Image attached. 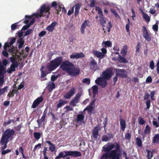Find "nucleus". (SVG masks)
<instances>
[{
  "instance_id": "f257e3e1",
  "label": "nucleus",
  "mask_w": 159,
  "mask_h": 159,
  "mask_svg": "<svg viewBox=\"0 0 159 159\" xmlns=\"http://www.w3.org/2000/svg\"><path fill=\"white\" fill-rule=\"evenodd\" d=\"M120 144L108 143L102 148V151L104 152L100 159H122L120 158Z\"/></svg>"
},
{
  "instance_id": "f03ea898",
  "label": "nucleus",
  "mask_w": 159,
  "mask_h": 159,
  "mask_svg": "<svg viewBox=\"0 0 159 159\" xmlns=\"http://www.w3.org/2000/svg\"><path fill=\"white\" fill-rule=\"evenodd\" d=\"M62 61L63 59L62 57H56L48 63L46 67L45 68V70H43L44 66H42L40 69L41 78H44L48 74L57 69L61 64Z\"/></svg>"
},
{
  "instance_id": "7ed1b4c3",
  "label": "nucleus",
  "mask_w": 159,
  "mask_h": 159,
  "mask_svg": "<svg viewBox=\"0 0 159 159\" xmlns=\"http://www.w3.org/2000/svg\"><path fill=\"white\" fill-rule=\"evenodd\" d=\"M113 74V69L109 67L102 72V77L97 78L95 80L96 84L100 86L102 88H105L107 85V82L106 80H109Z\"/></svg>"
},
{
  "instance_id": "20e7f679",
  "label": "nucleus",
  "mask_w": 159,
  "mask_h": 159,
  "mask_svg": "<svg viewBox=\"0 0 159 159\" xmlns=\"http://www.w3.org/2000/svg\"><path fill=\"white\" fill-rule=\"evenodd\" d=\"M15 134V131L13 129L9 128L6 129L3 132L0 141L1 145H4L2 149L7 147L8 143L13 139Z\"/></svg>"
},
{
  "instance_id": "39448f33",
  "label": "nucleus",
  "mask_w": 159,
  "mask_h": 159,
  "mask_svg": "<svg viewBox=\"0 0 159 159\" xmlns=\"http://www.w3.org/2000/svg\"><path fill=\"white\" fill-rule=\"evenodd\" d=\"M81 155V152L77 151H64L60 152L55 159H60L61 158H65L68 156H71L75 157H80Z\"/></svg>"
},
{
  "instance_id": "423d86ee",
  "label": "nucleus",
  "mask_w": 159,
  "mask_h": 159,
  "mask_svg": "<svg viewBox=\"0 0 159 159\" xmlns=\"http://www.w3.org/2000/svg\"><path fill=\"white\" fill-rule=\"evenodd\" d=\"M52 7L51 5L43 4L42 5L38 10L40 11V14L43 17L46 16L48 18L50 14V10Z\"/></svg>"
},
{
  "instance_id": "0eeeda50",
  "label": "nucleus",
  "mask_w": 159,
  "mask_h": 159,
  "mask_svg": "<svg viewBox=\"0 0 159 159\" xmlns=\"http://www.w3.org/2000/svg\"><path fill=\"white\" fill-rule=\"evenodd\" d=\"M95 10L98 11V14L99 15V19L98 20L100 24L102 26L103 28L105 27V24L106 23V18L103 16L102 10L98 7H96Z\"/></svg>"
},
{
  "instance_id": "6e6552de",
  "label": "nucleus",
  "mask_w": 159,
  "mask_h": 159,
  "mask_svg": "<svg viewBox=\"0 0 159 159\" xmlns=\"http://www.w3.org/2000/svg\"><path fill=\"white\" fill-rule=\"evenodd\" d=\"M60 66L61 69L67 73L69 71L71 67L74 66L73 64L67 60H65L63 62L62 61Z\"/></svg>"
},
{
  "instance_id": "1a4fd4ad",
  "label": "nucleus",
  "mask_w": 159,
  "mask_h": 159,
  "mask_svg": "<svg viewBox=\"0 0 159 159\" xmlns=\"http://www.w3.org/2000/svg\"><path fill=\"white\" fill-rule=\"evenodd\" d=\"M81 6V4L77 3L75 4L71 9L68 11L67 15L70 16L73 13L74 11V9H75L74 13V16L75 17H76L80 13V10Z\"/></svg>"
},
{
  "instance_id": "9d476101",
  "label": "nucleus",
  "mask_w": 159,
  "mask_h": 159,
  "mask_svg": "<svg viewBox=\"0 0 159 159\" xmlns=\"http://www.w3.org/2000/svg\"><path fill=\"white\" fill-rule=\"evenodd\" d=\"M101 130L100 125H97L93 128L92 132V135L91 136L92 139L96 140L98 139H99L100 137L99 134V131Z\"/></svg>"
},
{
  "instance_id": "9b49d317",
  "label": "nucleus",
  "mask_w": 159,
  "mask_h": 159,
  "mask_svg": "<svg viewBox=\"0 0 159 159\" xmlns=\"http://www.w3.org/2000/svg\"><path fill=\"white\" fill-rule=\"evenodd\" d=\"M7 64V61L6 59L3 60L2 63L0 61V76L4 78V75L6 73V68L4 66H6Z\"/></svg>"
},
{
  "instance_id": "f8f14e48",
  "label": "nucleus",
  "mask_w": 159,
  "mask_h": 159,
  "mask_svg": "<svg viewBox=\"0 0 159 159\" xmlns=\"http://www.w3.org/2000/svg\"><path fill=\"white\" fill-rule=\"evenodd\" d=\"M90 59L89 62V69L94 71L98 70L99 67L98 66L97 62L92 57H90Z\"/></svg>"
},
{
  "instance_id": "ddd939ff",
  "label": "nucleus",
  "mask_w": 159,
  "mask_h": 159,
  "mask_svg": "<svg viewBox=\"0 0 159 159\" xmlns=\"http://www.w3.org/2000/svg\"><path fill=\"white\" fill-rule=\"evenodd\" d=\"M82 95L81 92H79L77 93L74 98L70 102V105L74 107L76 106V104L79 101L80 99V97Z\"/></svg>"
},
{
  "instance_id": "4468645a",
  "label": "nucleus",
  "mask_w": 159,
  "mask_h": 159,
  "mask_svg": "<svg viewBox=\"0 0 159 159\" xmlns=\"http://www.w3.org/2000/svg\"><path fill=\"white\" fill-rule=\"evenodd\" d=\"M52 7L54 8L57 11V14H59L60 12L61 11L62 7H63V5L61 4H57L56 1L53 2L51 4Z\"/></svg>"
},
{
  "instance_id": "2eb2a0df",
  "label": "nucleus",
  "mask_w": 159,
  "mask_h": 159,
  "mask_svg": "<svg viewBox=\"0 0 159 159\" xmlns=\"http://www.w3.org/2000/svg\"><path fill=\"white\" fill-rule=\"evenodd\" d=\"M116 75L121 78H126L127 77V74L126 71L124 69H116Z\"/></svg>"
},
{
  "instance_id": "dca6fc26",
  "label": "nucleus",
  "mask_w": 159,
  "mask_h": 159,
  "mask_svg": "<svg viewBox=\"0 0 159 159\" xmlns=\"http://www.w3.org/2000/svg\"><path fill=\"white\" fill-rule=\"evenodd\" d=\"M69 74L73 76H76L78 75L80 73V70L79 68L74 67H71L70 70L68 72Z\"/></svg>"
},
{
  "instance_id": "f3484780",
  "label": "nucleus",
  "mask_w": 159,
  "mask_h": 159,
  "mask_svg": "<svg viewBox=\"0 0 159 159\" xmlns=\"http://www.w3.org/2000/svg\"><path fill=\"white\" fill-rule=\"evenodd\" d=\"M43 99L42 97H40L36 99L33 102L31 107L35 108L41 102L43 101Z\"/></svg>"
},
{
  "instance_id": "a211bd4d",
  "label": "nucleus",
  "mask_w": 159,
  "mask_h": 159,
  "mask_svg": "<svg viewBox=\"0 0 159 159\" xmlns=\"http://www.w3.org/2000/svg\"><path fill=\"white\" fill-rule=\"evenodd\" d=\"M43 99L42 97H40L36 99L33 102L31 107L35 108L41 102L43 101Z\"/></svg>"
},
{
  "instance_id": "6ab92c4d",
  "label": "nucleus",
  "mask_w": 159,
  "mask_h": 159,
  "mask_svg": "<svg viewBox=\"0 0 159 159\" xmlns=\"http://www.w3.org/2000/svg\"><path fill=\"white\" fill-rule=\"evenodd\" d=\"M43 99L42 97H40L36 99L33 102L31 107L35 108L41 102L43 101Z\"/></svg>"
},
{
  "instance_id": "aec40b11",
  "label": "nucleus",
  "mask_w": 159,
  "mask_h": 159,
  "mask_svg": "<svg viewBox=\"0 0 159 159\" xmlns=\"http://www.w3.org/2000/svg\"><path fill=\"white\" fill-rule=\"evenodd\" d=\"M75 87H73L70 90L67 92L66 93L64 96V98L67 99L70 98L72 96L75 94Z\"/></svg>"
},
{
  "instance_id": "412c9836",
  "label": "nucleus",
  "mask_w": 159,
  "mask_h": 159,
  "mask_svg": "<svg viewBox=\"0 0 159 159\" xmlns=\"http://www.w3.org/2000/svg\"><path fill=\"white\" fill-rule=\"evenodd\" d=\"M89 23L90 22L88 20H86L82 24L80 27V32L82 34H84L86 26L89 27Z\"/></svg>"
},
{
  "instance_id": "4be33fe9",
  "label": "nucleus",
  "mask_w": 159,
  "mask_h": 159,
  "mask_svg": "<svg viewBox=\"0 0 159 159\" xmlns=\"http://www.w3.org/2000/svg\"><path fill=\"white\" fill-rule=\"evenodd\" d=\"M12 56L13 57H11L10 58V61L12 62V64L11 65L16 68H17L18 66L17 59L16 57H14L13 55H12Z\"/></svg>"
},
{
  "instance_id": "5701e85b",
  "label": "nucleus",
  "mask_w": 159,
  "mask_h": 159,
  "mask_svg": "<svg viewBox=\"0 0 159 159\" xmlns=\"http://www.w3.org/2000/svg\"><path fill=\"white\" fill-rule=\"evenodd\" d=\"M57 24V22L56 21L52 22L50 25L46 27V30L50 32H52L54 29V28L56 26Z\"/></svg>"
},
{
  "instance_id": "b1692460",
  "label": "nucleus",
  "mask_w": 159,
  "mask_h": 159,
  "mask_svg": "<svg viewBox=\"0 0 159 159\" xmlns=\"http://www.w3.org/2000/svg\"><path fill=\"white\" fill-rule=\"evenodd\" d=\"M45 142L50 145L49 149L51 152H54L56 151V147L54 144L52 143L50 141H46Z\"/></svg>"
},
{
  "instance_id": "393cba45",
  "label": "nucleus",
  "mask_w": 159,
  "mask_h": 159,
  "mask_svg": "<svg viewBox=\"0 0 159 159\" xmlns=\"http://www.w3.org/2000/svg\"><path fill=\"white\" fill-rule=\"evenodd\" d=\"M120 129L123 131L125 130L126 127L125 121L123 119L120 118Z\"/></svg>"
},
{
  "instance_id": "a878e982",
  "label": "nucleus",
  "mask_w": 159,
  "mask_h": 159,
  "mask_svg": "<svg viewBox=\"0 0 159 159\" xmlns=\"http://www.w3.org/2000/svg\"><path fill=\"white\" fill-rule=\"evenodd\" d=\"M93 52L94 55L98 58H103L105 56L102 52L97 51L93 50Z\"/></svg>"
},
{
  "instance_id": "bb28decb",
  "label": "nucleus",
  "mask_w": 159,
  "mask_h": 159,
  "mask_svg": "<svg viewBox=\"0 0 159 159\" xmlns=\"http://www.w3.org/2000/svg\"><path fill=\"white\" fill-rule=\"evenodd\" d=\"M18 91V90L16 88H14L12 91H10L7 94V96L9 97V99L10 98L13 97L15 94Z\"/></svg>"
},
{
  "instance_id": "cd10ccee",
  "label": "nucleus",
  "mask_w": 159,
  "mask_h": 159,
  "mask_svg": "<svg viewBox=\"0 0 159 159\" xmlns=\"http://www.w3.org/2000/svg\"><path fill=\"white\" fill-rule=\"evenodd\" d=\"M83 113L79 114L77 116L76 120L77 122H82L84 118V116L83 114Z\"/></svg>"
},
{
  "instance_id": "c85d7f7f",
  "label": "nucleus",
  "mask_w": 159,
  "mask_h": 159,
  "mask_svg": "<svg viewBox=\"0 0 159 159\" xmlns=\"http://www.w3.org/2000/svg\"><path fill=\"white\" fill-rule=\"evenodd\" d=\"M95 106L94 107H92L91 106H88L83 111L81 112L82 113H84V111L87 110L89 113H91L93 108H95Z\"/></svg>"
},
{
  "instance_id": "c756f323",
  "label": "nucleus",
  "mask_w": 159,
  "mask_h": 159,
  "mask_svg": "<svg viewBox=\"0 0 159 159\" xmlns=\"http://www.w3.org/2000/svg\"><path fill=\"white\" fill-rule=\"evenodd\" d=\"M67 101L63 100L62 99H60L59 100V102L57 105V109L61 107L64 104L67 103Z\"/></svg>"
},
{
  "instance_id": "7c9ffc66",
  "label": "nucleus",
  "mask_w": 159,
  "mask_h": 159,
  "mask_svg": "<svg viewBox=\"0 0 159 159\" xmlns=\"http://www.w3.org/2000/svg\"><path fill=\"white\" fill-rule=\"evenodd\" d=\"M159 142V134H156L153 138L152 140V143L153 144L155 143H158Z\"/></svg>"
},
{
  "instance_id": "2f4dec72",
  "label": "nucleus",
  "mask_w": 159,
  "mask_h": 159,
  "mask_svg": "<svg viewBox=\"0 0 159 159\" xmlns=\"http://www.w3.org/2000/svg\"><path fill=\"white\" fill-rule=\"evenodd\" d=\"M23 126L22 124H20L18 125L16 127H14V129L16 131H17L16 133L17 134H21L20 130L21 128Z\"/></svg>"
},
{
  "instance_id": "473e14b6",
  "label": "nucleus",
  "mask_w": 159,
  "mask_h": 159,
  "mask_svg": "<svg viewBox=\"0 0 159 159\" xmlns=\"http://www.w3.org/2000/svg\"><path fill=\"white\" fill-rule=\"evenodd\" d=\"M143 36L144 39L148 42L151 41V35L148 33L143 34Z\"/></svg>"
},
{
  "instance_id": "72a5a7b5",
  "label": "nucleus",
  "mask_w": 159,
  "mask_h": 159,
  "mask_svg": "<svg viewBox=\"0 0 159 159\" xmlns=\"http://www.w3.org/2000/svg\"><path fill=\"white\" fill-rule=\"evenodd\" d=\"M98 86L96 85H94L92 87L93 98H94L95 97V95L98 93Z\"/></svg>"
},
{
  "instance_id": "f704fd0d",
  "label": "nucleus",
  "mask_w": 159,
  "mask_h": 159,
  "mask_svg": "<svg viewBox=\"0 0 159 159\" xmlns=\"http://www.w3.org/2000/svg\"><path fill=\"white\" fill-rule=\"evenodd\" d=\"M119 57L118 58V61L119 62L124 63H125L128 62V61L125 57H122L120 55H119Z\"/></svg>"
},
{
  "instance_id": "c9c22d12",
  "label": "nucleus",
  "mask_w": 159,
  "mask_h": 159,
  "mask_svg": "<svg viewBox=\"0 0 159 159\" xmlns=\"http://www.w3.org/2000/svg\"><path fill=\"white\" fill-rule=\"evenodd\" d=\"M102 45H104L105 48L107 47H111L112 46V43L110 41H104L102 42Z\"/></svg>"
},
{
  "instance_id": "e433bc0d",
  "label": "nucleus",
  "mask_w": 159,
  "mask_h": 159,
  "mask_svg": "<svg viewBox=\"0 0 159 159\" xmlns=\"http://www.w3.org/2000/svg\"><path fill=\"white\" fill-rule=\"evenodd\" d=\"M136 145L139 147L142 148L143 146L142 140L139 137L136 139Z\"/></svg>"
},
{
  "instance_id": "4c0bfd02",
  "label": "nucleus",
  "mask_w": 159,
  "mask_h": 159,
  "mask_svg": "<svg viewBox=\"0 0 159 159\" xmlns=\"http://www.w3.org/2000/svg\"><path fill=\"white\" fill-rule=\"evenodd\" d=\"M55 88V84L53 82L49 84L48 85V90L50 92H51L53 89Z\"/></svg>"
},
{
  "instance_id": "58836bf2",
  "label": "nucleus",
  "mask_w": 159,
  "mask_h": 159,
  "mask_svg": "<svg viewBox=\"0 0 159 159\" xmlns=\"http://www.w3.org/2000/svg\"><path fill=\"white\" fill-rule=\"evenodd\" d=\"M4 147V146L2 147L1 148L2 152H1V154L2 155H5L6 154L8 153L11 151V150L10 149H7L6 150H4L5 149H6L7 147L5 148H4L2 149V148Z\"/></svg>"
},
{
  "instance_id": "ea45409f",
  "label": "nucleus",
  "mask_w": 159,
  "mask_h": 159,
  "mask_svg": "<svg viewBox=\"0 0 159 159\" xmlns=\"http://www.w3.org/2000/svg\"><path fill=\"white\" fill-rule=\"evenodd\" d=\"M24 41L23 39L22 38H20V39H18V43L19 44L18 45V48L19 49H20L22 47L24 44Z\"/></svg>"
},
{
  "instance_id": "a19ab883",
  "label": "nucleus",
  "mask_w": 159,
  "mask_h": 159,
  "mask_svg": "<svg viewBox=\"0 0 159 159\" xmlns=\"http://www.w3.org/2000/svg\"><path fill=\"white\" fill-rule=\"evenodd\" d=\"M142 14L143 16V18L144 19L146 20L147 22H149L150 21V17L146 13L142 11Z\"/></svg>"
},
{
  "instance_id": "79ce46f5",
  "label": "nucleus",
  "mask_w": 159,
  "mask_h": 159,
  "mask_svg": "<svg viewBox=\"0 0 159 159\" xmlns=\"http://www.w3.org/2000/svg\"><path fill=\"white\" fill-rule=\"evenodd\" d=\"M33 134L35 139L37 141L41 137V134L40 133L35 132Z\"/></svg>"
},
{
  "instance_id": "37998d69",
  "label": "nucleus",
  "mask_w": 159,
  "mask_h": 159,
  "mask_svg": "<svg viewBox=\"0 0 159 159\" xmlns=\"http://www.w3.org/2000/svg\"><path fill=\"white\" fill-rule=\"evenodd\" d=\"M128 49V47L127 45H124L123 46V49L121 51V54L125 56L127 53Z\"/></svg>"
},
{
  "instance_id": "c03bdc74",
  "label": "nucleus",
  "mask_w": 159,
  "mask_h": 159,
  "mask_svg": "<svg viewBox=\"0 0 159 159\" xmlns=\"http://www.w3.org/2000/svg\"><path fill=\"white\" fill-rule=\"evenodd\" d=\"M16 68L14 66L11 65L10 68H8L6 70V72H7L8 73L10 74L12 72L15 71L16 70Z\"/></svg>"
},
{
  "instance_id": "a18cd8bd",
  "label": "nucleus",
  "mask_w": 159,
  "mask_h": 159,
  "mask_svg": "<svg viewBox=\"0 0 159 159\" xmlns=\"http://www.w3.org/2000/svg\"><path fill=\"white\" fill-rule=\"evenodd\" d=\"M25 17V19L24 21V23L27 24L29 23L30 19L32 18L33 16L26 15Z\"/></svg>"
},
{
  "instance_id": "49530a36",
  "label": "nucleus",
  "mask_w": 159,
  "mask_h": 159,
  "mask_svg": "<svg viewBox=\"0 0 159 159\" xmlns=\"http://www.w3.org/2000/svg\"><path fill=\"white\" fill-rule=\"evenodd\" d=\"M141 43L139 42H138L136 47V53H138L140 52V49L141 47Z\"/></svg>"
},
{
  "instance_id": "de8ad7c7",
  "label": "nucleus",
  "mask_w": 159,
  "mask_h": 159,
  "mask_svg": "<svg viewBox=\"0 0 159 159\" xmlns=\"http://www.w3.org/2000/svg\"><path fill=\"white\" fill-rule=\"evenodd\" d=\"M8 88V86H6L3 88L0 89V96L6 92V91L7 90Z\"/></svg>"
},
{
  "instance_id": "09e8293b",
  "label": "nucleus",
  "mask_w": 159,
  "mask_h": 159,
  "mask_svg": "<svg viewBox=\"0 0 159 159\" xmlns=\"http://www.w3.org/2000/svg\"><path fill=\"white\" fill-rule=\"evenodd\" d=\"M150 132V128L148 125H146L145 127V129L144 130V133L145 134H149Z\"/></svg>"
},
{
  "instance_id": "8fccbe9b",
  "label": "nucleus",
  "mask_w": 159,
  "mask_h": 159,
  "mask_svg": "<svg viewBox=\"0 0 159 159\" xmlns=\"http://www.w3.org/2000/svg\"><path fill=\"white\" fill-rule=\"evenodd\" d=\"M82 82L83 83H85L87 85H89L90 83V80L88 78H85L83 80Z\"/></svg>"
},
{
  "instance_id": "3c124183",
  "label": "nucleus",
  "mask_w": 159,
  "mask_h": 159,
  "mask_svg": "<svg viewBox=\"0 0 159 159\" xmlns=\"http://www.w3.org/2000/svg\"><path fill=\"white\" fill-rule=\"evenodd\" d=\"M11 43L10 42L9 43L6 42L5 43L4 46L3 48L4 50H7V47H11Z\"/></svg>"
},
{
  "instance_id": "603ef678",
  "label": "nucleus",
  "mask_w": 159,
  "mask_h": 159,
  "mask_svg": "<svg viewBox=\"0 0 159 159\" xmlns=\"http://www.w3.org/2000/svg\"><path fill=\"white\" fill-rule=\"evenodd\" d=\"M147 157L148 159H151L153 157L152 153L149 150H147Z\"/></svg>"
},
{
  "instance_id": "864d4df0",
  "label": "nucleus",
  "mask_w": 159,
  "mask_h": 159,
  "mask_svg": "<svg viewBox=\"0 0 159 159\" xmlns=\"http://www.w3.org/2000/svg\"><path fill=\"white\" fill-rule=\"evenodd\" d=\"M20 152L22 154L23 158L24 159H27V158L25 156L24 154V149L22 147H20L19 148Z\"/></svg>"
},
{
  "instance_id": "5fc2aeb1",
  "label": "nucleus",
  "mask_w": 159,
  "mask_h": 159,
  "mask_svg": "<svg viewBox=\"0 0 159 159\" xmlns=\"http://www.w3.org/2000/svg\"><path fill=\"white\" fill-rule=\"evenodd\" d=\"M158 24L157 22L155 25L152 26V29L154 31L157 32L158 30Z\"/></svg>"
},
{
  "instance_id": "6e6d98bb",
  "label": "nucleus",
  "mask_w": 159,
  "mask_h": 159,
  "mask_svg": "<svg viewBox=\"0 0 159 159\" xmlns=\"http://www.w3.org/2000/svg\"><path fill=\"white\" fill-rule=\"evenodd\" d=\"M138 121H139V123L141 125H143L145 122V121L144 120L143 118H142L141 117H139Z\"/></svg>"
},
{
  "instance_id": "4d7b16f0",
  "label": "nucleus",
  "mask_w": 159,
  "mask_h": 159,
  "mask_svg": "<svg viewBox=\"0 0 159 159\" xmlns=\"http://www.w3.org/2000/svg\"><path fill=\"white\" fill-rule=\"evenodd\" d=\"M102 140L103 142H107L109 140V139L107 135H104L102 138Z\"/></svg>"
},
{
  "instance_id": "13d9d810",
  "label": "nucleus",
  "mask_w": 159,
  "mask_h": 159,
  "mask_svg": "<svg viewBox=\"0 0 159 159\" xmlns=\"http://www.w3.org/2000/svg\"><path fill=\"white\" fill-rule=\"evenodd\" d=\"M110 10L112 13L114 14V15L116 17V18L118 17H119V16L117 14V12H116L115 9H111Z\"/></svg>"
},
{
  "instance_id": "bf43d9fd",
  "label": "nucleus",
  "mask_w": 159,
  "mask_h": 159,
  "mask_svg": "<svg viewBox=\"0 0 159 159\" xmlns=\"http://www.w3.org/2000/svg\"><path fill=\"white\" fill-rule=\"evenodd\" d=\"M78 59L80 58H84L85 57L84 55L82 52H80L79 53H77Z\"/></svg>"
},
{
  "instance_id": "052dcab7",
  "label": "nucleus",
  "mask_w": 159,
  "mask_h": 159,
  "mask_svg": "<svg viewBox=\"0 0 159 159\" xmlns=\"http://www.w3.org/2000/svg\"><path fill=\"white\" fill-rule=\"evenodd\" d=\"M90 4L89 6L91 7H94L95 4V0H90Z\"/></svg>"
},
{
  "instance_id": "680f3d73",
  "label": "nucleus",
  "mask_w": 159,
  "mask_h": 159,
  "mask_svg": "<svg viewBox=\"0 0 159 159\" xmlns=\"http://www.w3.org/2000/svg\"><path fill=\"white\" fill-rule=\"evenodd\" d=\"M152 79L150 76H148L146 79V82L147 84H149L152 82Z\"/></svg>"
},
{
  "instance_id": "e2e57ef3",
  "label": "nucleus",
  "mask_w": 159,
  "mask_h": 159,
  "mask_svg": "<svg viewBox=\"0 0 159 159\" xmlns=\"http://www.w3.org/2000/svg\"><path fill=\"white\" fill-rule=\"evenodd\" d=\"M41 144L40 143H38V144L36 145L34 148V149H33V151L35 152L36 150L37 149L39 148V149L41 148Z\"/></svg>"
},
{
  "instance_id": "0e129e2a",
  "label": "nucleus",
  "mask_w": 159,
  "mask_h": 159,
  "mask_svg": "<svg viewBox=\"0 0 159 159\" xmlns=\"http://www.w3.org/2000/svg\"><path fill=\"white\" fill-rule=\"evenodd\" d=\"M149 66L152 70H153L154 68V64L153 61H151L150 62Z\"/></svg>"
},
{
  "instance_id": "69168bd1",
  "label": "nucleus",
  "mask_w": 159,
  "mask_h": 159,
  "mask_svg": "<svg viewBox=\"0 0 159 159\" xmlns=\"http://www.w3.org/2000/svg\"><path fill=\"white\" fill-rule=\"evenodd\" d=\"M39 11V13H35L33 14L32 15L33 16H34L36 17L37 18H38L39 17H41L42 16H42V15L40 14V11Z\"/></svg>"
},
{
  "instance_id": "338daca9",
  "label": "nucleus",
  "mask_w": 159,
  "mask_h": 159,
  "mask_svg": "<svg viewBox=\"0 0 159 159\" xmlns=\"http://www.w3.org/2000/svg\"><path fill=\"white\" fill-rule=\"evenodd\" d=\"M151 101L150 100L148 99L147 100L146 102V104L147 106V108L149 109L150 108V106Z\"/></svg>"
},
{
  "instance_id": "774afa93",
  "label": "nucleus",
  "mask_w": 159,
  "mask_h": 159,
  "mask_svg": "<svg viewBox=\"0 0 159 159\" xmlns=\"http://www.w3.org/2000/svg\"><path fill=\"white\" fill-rule=\"evenodd\" d=\"M125 138L126 139L130 140L131 138V134L129 133H127L125 135Z\"/></svg>"
}]
</instances>
